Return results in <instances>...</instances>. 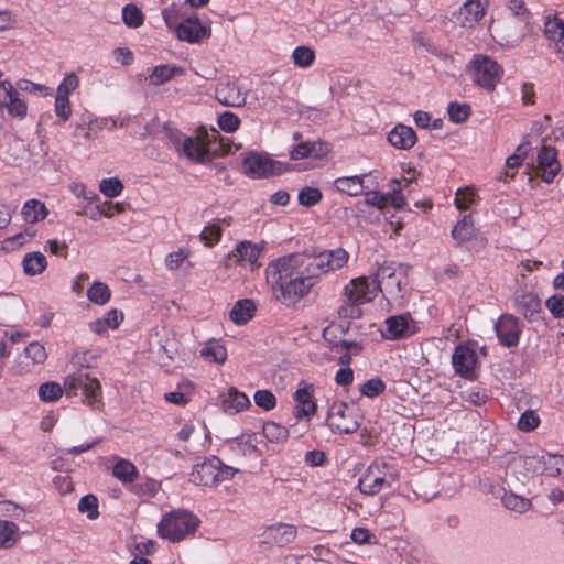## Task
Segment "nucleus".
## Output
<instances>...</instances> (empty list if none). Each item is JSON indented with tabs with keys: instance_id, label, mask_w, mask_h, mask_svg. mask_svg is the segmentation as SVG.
Wrapping results in <instances>:
<instances>
[{
	"instance_id": "nucleus-1",
	"label": "nucleus",
	"mask_w": 564,
	"mask_h": 564,
	"mask_svg": "<svg viewBox=\"0 0 564 564\" xmlns=\"http://www.w3.org/2000/svg\"><path fill=\"white\" fill-rule=\"evenodd\" d=\"M306 257L301 253H291L271 261L265 269L268 283L271 285L276 299L291 305L303 299L302 295L292 294V283L302 280V268Z\"/></svg>"
},
{
	"instance_id": "nucleus-2",
	"label": "nucleus",
	"mask_w": 564,
	"mask_h": 564,
	"mask_svg": "<svg viewBox=\"0 0 564 564\" xmlns=\"http://www.w3.org/2000/svg\"><path fill=\"white\" fill-rule=\"evenodd\" d=\"M97 355L90 351H78L72 357V364L78 368L76 372L68 375L64 380L67 395H76L80 390L83 401L93 410H101L104 406L102 391L99 380L85 371L96 361Z\"/></svg>"
},
{
	"instance_id": "nucleus-3",
	"label": "nucleus",
	"mask_w": 564,
	"mask_h": 564,
	"mask_svg": "<svg viewBox=\"0 0 564 564\" xmlns=\"http://www.w3.org/2000/svg\"><path fill=\"white\" fill-rule=\"evenodd\" d=\"M305 264L302 268V280L292 283L293 296H306L312 288L318 282L324 273L341 269L348 261L349 254L346 250L337 248L334 250H323L318 253L308 254Z\"/></svg>"
},
{
	"instance_id": "nucleus-4",
	"label": "nucleus",
	"mask_w": 564,
	"mask_h": 564,
	"mask_svg": "<svg viewBox=\"0 0 564 564\" xmlns=\"http://www.w3.org/2000/svg\"><path fill=\"white\" fill-rule=\"evenodd\" d=\"M400 475L397 467L384 459H375L358 481V488L364 495L375 496L395 484Z\"/></svg>"
},
{
	"instance_id": "nucleus-5",
	"label": "nucleus",
	"mask_w": 564,
	"mask_h": 564,
	"mask_svg": "<svg viewBox=\"0 0 564 564\" xmlns=\"http://www.w3.org/2000/svg\"><path fill=\"white\" fill-rule=\"evenodd\" d=\"M199 525V519L189 511L174 510L163 516L158 524V534L170 542H181L193 535Z\"/></svg>"
},
{
	"instance_id": "nucleus-6",
	"label": "nucleus",
	"mask_w": 564,
	"mask_h": 564,
	"mask_svg": "<svg viewBox=\"0 0 564 564\" xmlns=\"http://www.w3.org/2000/svg\"><path fill=\"white\" fill-rule=\"evenodd\" d=\"M375 280L379 283V291L391 300L403 297L408 286L406 272L402 264L383 263L375 274Z\"/></svg>"
},
{
	"instance_id": "nucleus-7",
	"label": "nucleus",
	"mask_w": 564,
	"mask_h": 564,
	"mask_svg": "<svg viewBox=\"0 0 564 564\" xmlns=\"http://www.w3.org/2000/svg\"><path fill=\"white\" fill-rule=\"evenodd\" d=\"M473 83L489 91L494 90L501 79V66L487 55H475L469 63Z\"/></svg>"
},
{
	"instance_id": "nucleus-8",
	"label": "nucleus",
	"mask_w": 564,
	"mask_h": 564,
	"mask_svg": "<svg viewBox=\"0 0 564 564\" xmlns=\"http://www.w3.org/2000/svg\"><path fill=\"white\" fill-rule=\"evenodd\" d=\"M327 425L334 433L352 434L360 427V421L356 414L349 412V406L346 402H334L327 415Z\"/></svg>"
},
{
	"instance_id": "nucleus-9",
	"label": "nucleus",
	"mask_w": 564,
	"mask_h": 564,
	"mask_svg": "<svg viewBox=\"0 0 564 564\" xmlns=\"http://www.w3.org/2000/svg\"><path fill=\"white\" fill-rule=\"evenodd\" d=\"M242 172L253 178L267 177L282 172L280 162L273 161L268 154L250 152L242 161Z\"/></svg>"
},
{
	"instance_id": "nucleus-10",
	"label": "nucleus",
	"mask_w": 564,
	"mask_h": 564,
	"mask_svg": "<svg viewBox=\"0 0 564 564\" xmlns=\"http://www.w3.org/2000/svg\"><path fill=\"white\" fill-rule=\"evenodd\" d=\"M262 251V243H253L248 240L240 241L239 243L236 245L235 249L227 256L225 265L229 268L232 264H249L253 270L254 268L260 267L258 260Z\"/></svg>"
},
{
	"instance_id": "nucleus-11",
	"label": "nucleus",
	"mask_w": 564,
	"mask_h": 564,
	"mask_svg": "<svg viewBox=\"0 0 564 564\" xmlns=\"http://www.w3.org/2000/svg\"><path fill=\"white\" fill-rule=\"evenodd\" d=\"M180 41L191 44L200 43L212 36V28L196 15H188L174 33Z\"/></svg>"
},
{
	"instance_id": "nucleus-12",
	"label": "nucleus",
	"mask_w": 564,
	"mask_h": 564,
	"mask_svg": "<svg viewBox=\"0 0 564 564\" xmlns=\"http://www.w3.org/2000/svg\"><path fill=\"white\" fill-rule=\"evenodd\" d=\"M379 283L373 278H358L345 286L344 295L349 302L366 303L377 296Z\"/></svg>"
},
{
	"instance_id": "nucleus-13",
	"label": "nucleus",
	"mask_w": 564,
	"mask_h": 564,
	"mask_svg": "<svg viewBox=\"0 0 564 564\" xmlns=\"http://www.w3.org/2000/svg\"><path fill=\"white\" fill-rule=\"evenodd\" d=\"M523 324L511 314H503L495 324L499 343L508 348L516 347L522 333Z\"/></svg>"
},
{
	"instance_id": "nucleus-14",
	"label": "nucleus",
	"mask_w": 564,
	"mask_h": 564,
	"mask_svg": "<svg viewBox=\"0 0 564 564\" xmlns=\"http://www.w3.org/2000/svg\"><path fill=\"white\" fill-rule=\"evenodd\" d=\"M477 354L465 345H458L453 352L452 362L456 373L460 377L473 380L476 378Z\"/></svg>"
},
{
	"instance_id": "nucleus-15",
	"label": "nucleus",
	"mask_w": 564,
	"mask_h": 564,
	"mask_svg": "<svg viewBox=\"0 0 564 564\" xmlns=\"http://www.w3.org/2000/svg\"><path fill=\"white\" fill-rule=\"evenodd\" d=\"M221 460L217 457L206 459L200 464L195 465L189 475V480L197 486H212L217 484L218 467Z\"/></svg>"
},
{
	"instance_id": "nucleus-16",
	"label": "nucleus",
	"mask_w": 564,
	"mask_h": 564,
	"mask_svg": "<svg viewBox=\"0 0 564 564\" xmlns=\"http://www.w3.org/2000/svg\"><path fill=\"white\" fill-rule=\"evenodd\" d=\"M556 156V150L546 145L542 147L538 154V166L541 177L546 183H551L561 169Z\"/></svg>"
},
{
	"instance_id": "nucleus-17",
	"label": "nucleus",
	"mask_w": 564,
	"mask_h": 564,
	"mask_svg": "<svg viewBox=\"0 0 564 564\" xmlns=\"http://www.w3.org/2000/svg\"><path fill=\"white\" fill-rule=\"evenodd\" d=\"M514 305L518 313L523 315L524 318L529 322H535L540 319L542 313L541 302L535 294L525 292L517 295Z\"/></svg>"
},
{
	"instance_id": "nucleus-18",
	"label": "nucleus",
	"mask_w": 564,
	"mask_h": 564,
	"mask_svg": "<svg viewBox=\"0 0 564 564\" xmlns=\"http://www.w3.org/2000/svg\"><path fill=\"white\" fill-rule=\"evenodd\" d=\"M217 100L228 107H241L246 104V94L231 82L220 83L216 88Z\"/></svg>"
},
{
	"instance_id": "nucleus-19",
	"label": "nucleus",
	"mask_w": 564,
	"mask_h": 564,
	"mask_svg": "<svg viewBox=\"0 0 564 564\" xmlns=\"http://www.w3.org/2000/svg\"><path fill=\"white\" fill-rule=\"evenodd\" d=\"M312 384H305L303 388H299L294 393V400L296 406L294 408V416L296 419L310 417L316 412V404L313 401Z\"/></svg>"
},
{
	"instance_id": "nucleus-20",
	"label": "nucleus",
	"mask_w": 564,
	"mask_h": 564,
	"mask_svg": "<svg viewBox=\"0 0 564 564\" xmlns=\"http://www.w3.org/2000/svg\"><path fill=\"white\" fill-rule=\"evenodd\" d=\"M251 405L249 398L231 387L221 395V408L227 414H237Z\"/></svg>"
},
{
	"instance_id": "nucleus-21",
	"label": "nucleus",
	"mask_w": 564,
	"mask_h": 564,
	"mask_svg": "<svg viewBox=\"0 0 564 564\" xmlns=\"http://www.w3.org/2000/svg\"><path fill=\"white\" fill-rule=\"evenodd\" d=\"M180 154H183L186 159L195 163L205 164L212 160L208 147L193 137H188L185 140Z\"/></svg>"
},
{
	"instance_id": "nucleus-22",
	"label": "nucleus",
	"mask_w": 564,
	"mask_h": 564,
	"mask_svg": "<svg viewBox=\"0 0 564 564\" xmlns=\"http://www.w3.org/2000/svg\"><path fill=\"white\" fill-rule=\"evenodd\" d=\"M415 131L405 124H397L388 134L389 143L400 150H409L416 142Z\"/></svg>"
},
{
	"instance_id": "nucleus-23",
	"label": "nucleus",
	"mask_w": 564,
	"mask_h": 564,
	"mask_svg": "<svg viewBox=\"0 0 564 564\" xmlns=\"http://www.w3.org/2000/svg\"><path fill=\"white\" fill-rule=\"evenodd\" d=\"M265 533L276 545L285 546L295 540L297 529L292 524L278 523L269 527Z\"/></svg>"
},
{
	"instance_id": "nucleus-24",
	"label": "nucleus",
	"mask_w": 564,
	"mask_h": 564,
	"mask_svg": "<svg viewBox=\"0 0 564 564\" xmlns=\"http://www.w3.org/2000/svg\"><path fill=\"white\" fill-rule=\"evenodd\" d=\"M386 330L383 333L387 339L395 340L409 335V316L395 315L386 319Z\"/></svg>"
},
{
	"instance_id": "nucleus-25",
	"label": "nucleus",
	"mask_w": 564,
	"mask_h": 564,
	"mask_svg": "<svg viewBox=\"0 0 564 564\" xmlns=\"http://www.w3.org/2000/svg\"><path fill=\"white\" fill-rule=\"evenodd\" d=\"M256 304L250 299H242L237 301L230 313V319L237 325H243L249 322L256 313Z\"/></svg>"
},
{
	"instance_id": "nucleus-26",
	"label": "nucleus",
	"mask_w": 564,
	"mask_h": 564,
	"mask_svg": "<svg viewBox=\"0 0 564 564\" xmlns=\"http://www.w3.org/2000/svg\"><path fill=\"white\" fill-rule=\"evenodd\" d=\"M366 176L367 174L338 177L334 181V186L336 191L340 193L349 196H358L365 189L364 181Z\"/></svg>"
},
{
	"instance_id": "nucleus-27",
	"label": "nucleus",
	"mask_w": 564,
	"mask_h": 564,
	"mask_svg": "<svg viewBox=\"0 0 564 564\" xmlns=\"http://www.w3.org/2000/svg\"><path fill=\"white\" fill-rule=\"evenodd\" d=\"M486 12V2L482 0H468L460 9V14L464 17L463 25L473 28Z\"/></svg>"
},
{
	"instance_id": "nucleus-28",
	"label": "nucleus",
	"mask_w": 564,
	"mask_h": 564,
	"mask_svg": "<svg viewBox=\"0 0 564 564\" xmlns=\"http://www.w3.org/2000/svg\"><path fill=\"white\" fill-rule=\"evenodd\" d=\"M184 69L182 67H178L176 65H167L162 64L159 66H155L152 69V73L150 74V83L152 85L159 86L162 85L169 80H171L176 75H183Z\"/></svg>"
},
{
	"instance_id": "nucleus-29",
	"label": "nucleus",
	"mask_w": 564,
	"mask_h": 564,
	"mask_svg": "<svg viewBox=\"0 0 564 564\" xmlns=\"http://www.w3.org/2000/svg\"><path fill=\"white\" fill-rule=\"evenodd\" d=\"M23 219L28 223L34 224L43 220L47 216L45 205L37 199H29L22 207Z\"/></svg>"
},
{
	"instance_id": "nucleus-30",
	"label": "nucleus",
	"mask_w": 564,
	"mask_h": 564,
	"mask_svg": "<svg viewBox=\"0 0 564 564\" xmlns=\"http://www.w3.org/2000/svg\"><path fill=\"white\" fill-rule=\"evenodd\" d=\"M22 265L25 274L36 275L46 269L47 261L43 253L34 251L24 256Z\"/></svg>"
},
{
	"instance_id": "nucleus-31",
	"label": "nucleus",
	"mask_w": 564,
	"mask_h": 564,
	"mask_svg": "<svg viewBox=\"0 0 564 564\" xmlns=\"http://www.w3.org/2000/svg\"><path fill=\"white\" fill-rule=\"evenodd\" d=\"M112 475L123 484H131L138 478V469L131 462L120 458L112 468Z\"/></svg>"
},
{
	"instance_id": "nucleus-32",
	"label": "nucleus",
	"mask_w": 564,
	"mask_h": 564,
	"mask_svg": "<svg viewBox=\"0 0 564 564\" xmlns=\"http://www.w3.org/2000/svg\"><path fill=\"white\" fill-rule=\"evenodd\" d=\"M19 540V527L8 520H0V547L11 549Z\"/></svg>"
},
{
	"instance_id": "nucleus-33",
	"label": "nucleus",
	"mask_w": 564,
	"mask_h": 564,
	"mask_svg": "<svg viewBox=\"0 0 564 564\" xmlns=\"http://www.w3.org/2000/svg\"><path fill=\"white\" fill-rule=\"evenodd\" d=\"M182 6L178 4H171L167 8H164L162 11V17L164 19V22L166 26L175 33L178 25L183 23V21L188 17Z\"/></svg>"
},
{
	"instance_id": "nucleus-34",
	"label": "nucleus",
	"mask_w": 564,
	"mask_h": 564,
	"mask_svg": "<svg viewBox=\"0 0 564 564\" xmlns=\"http://www.w3.org/2000/svg\"><path fill=\"white\" fill-rule=\"evenodd\" d=\"M475 234V227L470 215H465L452 230V237L459 245L470 240Z\"/></svg>"
},
{
	"instance_id": "nucleus-35",
	"label": "nucleus",
	"mask_w": 564,
	"mask_h": 564,
	"mask_svg": "<svg viewBox=\"0 0 564 564\" xmlns=\"http://www.w3.org/2000/svg\"><path fill=\"white\" fill-rule=\"evenodd\" d=\"M200 356L209 362L224 364L227 359V350L219 341L210 340L200 350Z\"/></svg>"
},
{
	"instance_id": "nucleus-36",
	"label": "nucleus",
	"mask_w": 564,
	"mask_h": 564,
	"mask_svg": "<svg viewBox=\"0 0 564 564\" xmlns=\"http://www.w3.org/2000/svg\"><path fill=\"white\" fill-rule=\"evenodd\" d=\"M544 466V471L551 477L564 476V456L545 454L539 459Z\"/></svg>"
},
{
	"instance_id": "nucleus-37",
	"label": "nucleus",
	"mask_w": 564,
	"mask_h": 564,
	"mask_svg": "<svg viewBox=\"0 0 564 564\" xmlns=\"http://www.w3.org/2000/svg\"><path fill=\"white\" fill-rule=\"evenodd\" d=\"M88 300L97 305H105L111 299V290L100 281H95L87 290Z\"/></svg>"
},
{
	"instance_id": "nucleus-38",
	"label": "nucleus",
	"mask_w": 564,
	"mask_h": 564,
	"mask_svg": "<svg viewBox=\"0 0 564 564\" xmlns=\"http://www.w3.org/2000/svg\"><path fill=\"white\" fill-rule=\"evenodd\" d=\"M258 443H259L258 435L254 433H248V434H242L238 438L237 446H238L239 452L243 456L259 457L261 455V451L258 448Z\"/></svg>"
},
{
	"instance_id": "nucleus-39",
	"label": "nucleus",
	"mask_w": 564,
	"mask_h": 564,
	"mask_svg": "<svg viewBox=\"0 0 564 564\" xmlns=\"http://www.w3.org/2000/svg\"><path fill=\"white\" fill-rule=\"evenodd\" d=\"M502 505L512 511L524 513L531 508V501L513 492H505L501 497Z\"/></svg>"
},
{
	"instance_id": "nucleus-40",
	"label": "nucleus",
	"mask_w": 564,
	"mask_h": 564,
	"mask_svg": "<svg viewBox=\"0 0 564 564\" xmlns=\"http://www.w3.org/2000/svg\"><path fill=\"white\" fill-rule=\"evenodd\" d=\"M122 20L127 26L137 29L143 24L144 15L135 4L129 3L122 9Z\"/></svg>"
},
{
	"instance_id": "nucleus-41",
	"label": "nucleus",
	"mask_w": 564,
	"mask_h": 564,
	"mask_svg": "<svg viewBox=\"0 0 564 564\" xmlns=\"http://www.w3.org/2000/svg\"><path fill=\"white\" fill-rule=\"evenodd\" d=\"M262 432L264 437L270 442L280 443L285 441L289 436L286 427L271 421L263 424Z\"/></svg>"
},
{
	"instance_id": "nucleus-42",
	"label": "nucleus",
	"mask_w": 564,
	"mask_h": 564,
	"mask_svg": "<svg viewBox=\"0 0 564 564\" xmlns=\"http://www.w3.org/2000/svg\"><path fill=\"white\" fill-rule=\"evenodd\" d=\"M544 34L550 41L562 42L564 40V21L558 18L549 19L544 24Z\"/></svg>"
},
{
	"instance_id": "nucleus-43",
	"label": "nucleus",
	"mask_w": 564,
	"mask_h": 564,
	"mask_svg": "<svg viewBox=\"0 0 564 564\" xmlns=\"http://www.w3.org/2000/svg\"><path fill=\"white\" fill-rule=\"evenodd\" d=\"M449 120L454 123H464L468 120L471 109L468 104L449 102L447 107Z\"/></svg>"
},
{
	"instance_id": "nucleus-44",
	"label": "nucleus",
	"mask_w": 564,
	"mask_h": 564,
	"mask_svg": "<svg viewBox=\"0 0 564 564\" xmlns=\"http://www.w3.org/2000/svg\"><path fill=\"white\" fill-rule=\"evenodd\" d=\"M292 58L297 67L306 68L315 61V52L308 46H299L293 51Z\"/></svg>"
},
{
	"instance_id": "nucleus-45",
	"label": "nucleus",
	"mask_w": 564,
	"mask_h": 564,
	"mask_svg": "<svg viewBox=\"0 0 564 564\" xmlns=\"http://www.w3.org/2000/svg\"><path fill=\"white\" fill-rule=\"evenodd\" d=\"M63 394V388L57 382H45L39 388V397L44 402H54Z\"/></svg>"
},
{
	"instance_id": "nucleus-46",
	"label": "nucleus",
	"mask_w": 564,
	"mask_h": 564,
	"mask_svg": "<svg viewBox=\"0 0 564 564\" xmlns=\"http://www.w3.org/2000/svg\"><path fill=\"white\" fill-rule=\"evenodd\" d=\"M99 189L106 197L115 198L122 193L123 184L117 177L104 178L99 184Z\"/></svg>"
},
{
	"instance_id": "nucleus-47",
	"label": "nucleus",
	"mask_w": 564,
	"mask_h": 564,
	"mask_svg": "<svg viewBox=\"0 0 564 564\" xmlns=\"http://www.w3.org/2000/svg\"><path fill=\"white\" fill-rule=\"evenodd\" d=\"M297 198L302 206L312 207L322 200L323 194L316 187L306 186L300 191Z\"/></svg>"
},
{
	"instance_id": "nucleus-48",
	"label": "nucleus",
	"mask_w": 564,
	"mask_h": 564,
	"mask_svg": "<svg viewBox=\"0 0 564 564\" xmlns=\"http://www.w3.org/2000/svg\"><path fill=\"white\" fill-rule=\"evenodd\" d=\"M25 357L31 359L33 364H44L47 358L45 347L39 341L30 343L24 349Z\"/></svg>"
},
{
	"instance_id": "nucleus-49",
	"label": "nucleus",
	"mask_w": 564,
	"mask_h": 564,
	"mask_svg": "<svg viewBox=\"0 0 564 564\" xmlns=\"http://www.w3.org/2000/svg\"><path fill=\"white\" fill-rule=\"evenodd\" d=\"M384 382L380 378H372L360 386V393L368 398H376L383 393Z\"/></svg>"
},
{
	"instance_id": "nucleus-50",
	"label": "nucleus",
	"mask_w": 564,
	"mask_h": 564,
	"mask_svg": "<svg viewBox=\"0 0 564 564\" xmlns=\"http://www.w3.org/2000/svg\"><path fill=\"white\" fill-rule=\"evenodd\" d=\"M253 399L257 406L264 411L273 410L276 406V398L270 390L262 389L256 391Z\"/></svg>"
},
{
	"instance_id": "nucleus-51",
	"label": "nucleus",
	"mask_w": 564,
	"mask_h": 564,
	"mask_svg": "<svg viewBox=\"0 0 564 564\" xmlns=\"http://www.w3.org/2000/svg\"><path fill=\"white\" fill-rule=\"evenodd\" d=\"M80 512H87L89 519H96L99 516L98 500L94 495L84 496L78 503Z\"/></svg>"
},
{
	"instance_id": "nucleus-52",
	"label": "nucleus",
	"mask_w": 564,
	"mask_h": 564,
	"mask_svg": "<svg viewBox=\"0 0 564 564\" xmlns=\"http://www.w3.org/2000/svg\"><path fill=\"white\" fill-rule=\"evenodd\" d=\"M509 9L514 14V17L523 24V29H525L530 23V13L525 8V3L523 0H510Z\"/></svg>"
},
{
	"instance_id": "nucleus-53",
	"label": "nucleus",
	"mask_w": 564,
	"mask_h": 564,
	"mask_svg": "<svg viewBox=\"0 0 564 564\" xmlns=\"http://www.w3.org/2000/svg\"><path fill=\"white\" fill-rule=\"evenodd\" d=\"M217 122L223 131L231 133L239 128L240 119L235 113L226 111L218 117Z\"/></svg>"
},
{
	"instance_id": "nucleus-54",
	"label": "nucleus",
	"mask_w": 564,
	"mask_h": 564,
	"mask_svg": "<svg viewBox=\"0 0 564 564\" xmlns=\"http://www.w3.org/2000/svg\"><path fill=\"white\" fill-rule=\"evenodd\" d=\"M200 240L207 247H213L221 238V228L218 225L206 226L200 232Z\"/></svg>"
},
{
	"instance_id": "nucleus-55",
	"label": "nucleus",
	"mask_w": 564,
	"mask_h": 564,
	"mask_svg": "<svg viewBox=\"0 0 564 564\" xmlns=\"http://www.w3.org/2000/svg\"><path fill=\"white\" fill-rule=\"evenodd\" d=\"M79 79L76 74L70 73L65 76L64 80L57 87V96L69 98V95L78 87Z\"/></svg>"
},
{
	"instance_id": "nucleus-56",
	"label": "nucleus",
	"mask_w": 564,
	"mask_h": 564,
	"mask_svg": "<svg viewBox=\"0 0 564 564\" xmlns=\"http://www.w3.org/2000/svg\"><path fill=\"white\" fill-rule=\"evenodd\" d=\"M4 108H7L8 112L11 116L20 118L25 117L28 109L26 104L22 99H20V94L18 90H15L14 96L10 98V101H8Z\"/></svg>"
},
{
	"instance_id": "nucleus-57",
	"label": "nucleus",
	"mask_w": 564,
	"mask_h": 564,
	"mask_svg": "<svg viewBox=\"0 0 564 564\" xmlns=\"http://www.w3.org/2000/svg\"><path fill=\"white\" fill-rule=\"evenodd\" d=\"M545 306L555 318H564V295H552L546 300Z\"/></svg>"
},
{
	"instance_id": "nucleus-58",
	"label": "nucleus",
	"mask_w": 564,
	"mask_h": 564,
	"mask_svg": "<svg viewBox=\"0 0 564 564\" xmlns=\"http://www.w3.org/2000/svg\"><path fill=\"white\" fill-rule=\"evenodd\" d=\"M540 423L539 416L531 410L525 411L518 421L520 431L530 432L534 430Z\"/></svg>"
},
{
	"instance_id": "nucleus-59",
	"label": "nucleus",
	"mask_w": 564,
	"mask_h": 564,
	"mask_svg": "<svg viewBox=\"0 0 564 564\" xmlns=\"http://www.w3.org/2000/svg\"><path fill=\"white\" fill-rule=\"evenodd\" d=\"M393 183L395 186L393 187L392 193L386 194V204H391L395 209H402L406 205V202L401 194L400 182L394 180Z\"/></svg>"
},
{
	"instance_id": "nucleus-60",
	"label": "nucleus",
	"mask_w": 564,
	"mask_h": 564,
	"mask_svg": "<svg viewBox=\"0 0 564 564\" xmlns=\"http://www.w3.org/2000/svg\"><path fill=\"white\" fill-rule=\"evenodd\" d=\"M359 304L360 303L349 302L346 299V302L338 308V315L341 318H359L361 316Z\"/></svg>"
},
{
	"instance_id": "nucleus-61",
	"label": "nucleus",
	"mask_w": 564,
	"mask_h": 564,
	"mask_svg": "<svg viewBox=\"0 0 564 564\" xmlns=\"http://www.w3.org/2000/svg\"><path fill=\"white\" fill-rule=\"evenodd\" d=\"M55 112L63 120H68L72 115V107L69 98H65L56 95L55 98Z\"/></svg>"
},
{
	"instance_id": "nucleus-62",
	"label": "nucleus",
	"mask_w": 564,
	"mask_h": 564,
	"mask_svg": "<svg viewBox=\"0 0 564 564\" xmlns=\"http://www.w3.org/2000/svg\"><path fill=\"white\" fill-rule=\"evenodd\" d=\"M330 151V145L327 142L312 141L310 142V158L322 159L326 156Z\"/></svg>"
},
{
	"instance_id": "nucleus-63",
	"label": "nucleus",
	"mask_w": 564,
	"mask_h": 564,
	"mask_svg": "<svg viewBox=\"0 0 564 564\" xmlns=\"http://www.w3.org/2000/svg\"><path fill=\"white\" fill-rule=\"evenodd\" d=\"M165 135L178 153L183 148V143H185V140L188 138L178 130L169 127L165 128Z\"/></svg>"
},
{
	"instance_id": "nucleus-64",
	"label": "nucleus",
	"mask_w": 564,
	"mask_h": 564,
	"mask_svg": "<svg viewBox=\"0 0 564 564\" xmlns=\"http://www.w3.org/2000/svg\"><path fill=\"white\" fill-rule=\"evenodd\" d=\"M187 256H188V252L183 249H180L178 251L170 253L165 259L166 267L170 270L178 269L180 265L183 263V261L187 258Z\"/></svg>"
}]
</instances>
